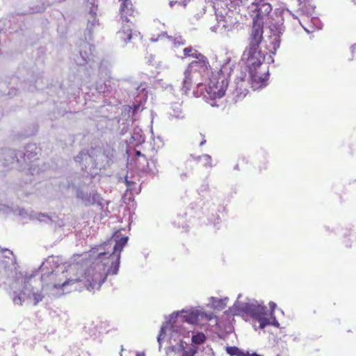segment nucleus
Returning <instances> with one entry per match:
<instances>
[{
	"instance_id": "1",
	"label": "nucleus",
	"mask_w": 356,
	"mask_h": 356,
	"mask_svg": "<svg viewBox=\"0 0 356 356\" xmlns=\"http://www.w3.org/2000/svg\"><path fill=\"white\" fill-rule=\"evenodd\" d=\"M195 60L191 62L184 71L183 88L189 90L193 81H202V78L209 73L210 65L208 58L202 54L195 53Z\"/></svg>"
},
{
	"instance_id": "2",
	"label": "nucleus",
	"mask_w": 356,
	"mask_h": 356,
	"mask_svg": "<svg viewBox=\"0 0 356 356\" xmlns=\"http://www.w3.org/2000/svg\"><path fill=\"white\" fill-rule=\"evenodd\" d=\"M128 240V236H121L120 231H117L108 241L106 245L108 244L111 245L114 243L113 252L110 254V257H112L113 259H115V261L112 263L111 267L108 269L107 274L116 275L118 273L120 266V253L123 250L124 247L127 245Z\"/></svg>"
},
{
	"instance_id": "3",
	"label": "nucleus",
	"mask_w": 356,
	"mask_h": 356,
	"mask_svg": "<svg viewBox=\"0 0 356 356\" xmlns=\"http://www.w3.org/2000/svg\"><path fill=\"white\" fill-rule=\"evenodd\" d=\"M241 310L249 314L253 319L259 323V327L263 329L268 325H275L272 322V313H268L267 307L260 305L244 303Z\"/></svg>"
},
{
	"instance_id": "4",
	"label": "nucleus",
	"mask_w": 356,
	"mask_h": 356,
	"mask_svg": "<svg viewBox=\"0 0 356 356\" xmlns=\"http://www.w3.org/2000/svg\"><path fill=\"white\" fill-rule=\"evenodd\" d=\"M227 86L228 82L223 75H215L210 79L207 91L212 98H221L225 95Z\"/></svg>"
},
{
	"instance_id": "5",
	"label": "nucleus",
	"mask_w": 356,
	"mask_h": 356,
	"mask_svg": "<svg viewBox=\"0 0 356 356\" xmlns=\"http://www.w3.org/2000/svg\"><path fill=\"white\" fill-rule=\"evenodd\" d=\"M106 280V274L95 268H87L85 273V286L89 291L99 289Z\"/></svg>"
},
{
	"instance_id": "6",
	"label": "nucleus",
	"mask_w": 356,
	"mask_h": 356,
	"mask_svg": "<svg viewBox=\"0 0 356 356\" xmlns=\"http://www.w3.org/2000/svg\"><path fill=\"white\" fill-rule=\"evenodd\" d=\"M120 1L119 15L122 24H134L139 16V12L132 3L131 0Z\"/></svg>"
},
{
	"instance_id": "7",
	"label": "nucleus",
	"mask_w": 356,
	"mask_h": 356,
	"mask_svg": "<svg viewBox=\"0 0 356 356\" xmlns=\"http://www.w3.org/2000/svg\"><path fill=\"white\" fill-rule=\"evenodd\" d=\"M251 10L253 13V22H264L268 18L272 11V6L267 1L255 0L251 5Z\"/></svg>"
},
{
	"instance_id": "8",
	"label": "nucleus",
	"mask_w": 356,
	"mask_h": 356,
	"mask_svg": "<svg viewBox=\"0 0 356 356\" xmlns=\"http://www.w3.org/2000/svg\"><path fill=\"white\" fill-rule=\"evenodd\" d=\"M242 59L245 62L249 70L261 67L264 58L259 49L247 47L243 53Z\"/></svg>"
},
{
	"instance_id": "9",
	"label": "nucleus",
	"mask_w": 356,
	"mask_h": 356,
	"mask_svg": "<svg viewBox=\"0 0 356 356\" xmlns=\"http://www.w3.org/2000/svg\"><path fill=\"white\" fill-rule=\"evenodd\" d=\"M264 23L253 22L250 35V43L248 48L259 49L263 40Z\"/></svg>"
},
{
	"instance_id": "10",
	"label": "nucleus",
	"mask_w": 356,
	"mask_h": 356,
	"mask_svg": "<svg viewBox=\"0 0 356 356\" xmlns=\"http://www.w3.org/2000/svg\"><path fill=\"white\" fill-rule=\"evenodd\" d=\"M249 74L254 87L259 88L264 85L268 79V70L263 67H254V70H249Z\"/></svg>"
},
{
	"instance_id": "11",
	"label": "nucleus",
	"mask_w": 356,
	"mask_h": 356,
	"mask_svg": "<svg viewBox=\"0 0 356 356\" xmlns=\"http://www.w3.org/2000/svg\"><path fill=\"white\" fill-rule=\"evenodd\" d=\"M124 24H123L122 29L116 33V40L122 44H127L132 38V30L130 29L129 26L125 27Z\"/></svg>"
},
{
	"instance_id": "12",
	"label": "nucleus",
	"mask_w": 356,
	"mask_h": 356,
	"mask_svg": "<svg viewBox=\"0 0 356 356\" xmlns=\"http://www.w3.org/2000/svg\"><path fill=\"white\" fill-rule=\"evenodd\" d=\"M184 314L181 316L183 321L187 322L191 324H197L199 319L198 313L196 312H183Z\"/></svg>"
},
{
	"instance_id": "13",
	"label": "nucleus",
	"mask_w": 356,
	"mask_h": 356,
	"mask_svg": "<svg viewBox=\"0 0 356 356\" xmlns=\"http://www.w3.org/2000/svg\"><path fill=\"white\" fill-rule=\"evenodd\" d=\"M82 280H81V278H74V279L70 278V279H67V280H65L63 283L54 284L53 287L55 289H63L66 286L82 282Z\"/></svg>"
},
{
	"instance_id": "14",
	"label": "nucleus",
	"mask_w": 356,
	"mask_h": 356,
	"mask_svg": "<svg viewBox=\"0 0 356 356\" xmlns=\"http://www.w3.org/2000/svg\"><path fill=\"white\" fill-rule=\"evenodd\" d=\"M205 340L206 336L203 332H197L192 337V342L197 345L202 344Z\"/></svg>"
},
{
	"instance_id": "15",
	"label": "nucleus",
	"mask_w": 356,
	"mask_h": 356,
	"mask_svg": "<svg viewBox=\"0 0 356 356\" xmlns=\"http://www.w3.org/2000/svg\"><path fill=\"white\" fill-rule=\"evenodd\" d=\"M184 57H193L195 58V53L200 54L197 50L194 49L192 47H186L183 50Z\"/></svg>"
},
{
	"instance_id": "16",
	"label": "nucleus",
	"mask_w": 356,
	"mask_h": 356,
	"mask_svg": "<svg viewBox=\"0 0 356 356\" xmlns=\"http://www.w3.org/2000/svg\"><path fill=\"white\" fill-rule=\"evenodd\" d=\"M171 7L174 6H181L185 7L190 0H169Z\"/></svg>"
},
{
	"instance_id": "17",
	"label": "nucleus",
	"mask_w": 356,
	"mask_h": 356,
	"mask_svg": "<svg viewBox=\"0 0 356 356\" xmlns=\"http://www.w3.org/2000/svg\"><path fill=\"white\" fill-rule=\"evenodd\" d=\"M200 161L203 160L204 161V166H211V157L209 154H204L198 158Z\"/></svg>"
},
{
	"instance_id": "18",
	"label": "nucleus",
	"mask_w": 356,
	"mask_h": 356,
	"mask_svg": "<svg viewBox=\"0 0 356 356\" xmlns=\"http://www.w3.org/2000/svg\"><path fill=\"white\" fill-rule=\"evenodd\" d=\"M32 297L33 298V305H36L38 302L42 301L43 296L40 292H33Z\"/></svg>"
},
{
	"instance_id": "19",
	"label": "nucleus",
	"mask_w": 356,
	"mask_h": 356,
	"mask_svg": "<svg viewBox=\"0 0 356 356\" xmlns=\"http://www.w3.org/2000/svg\"><path fill=\"white\" fill-rule=\"evenodd\" d=\"M239 349L236 346H228L226 348V352L231 356H236L239 352Z\"/></svg>"
},
{
	"instance_id": "20",
	"label": "nucleus",
	"mask_w": 356,
	"mask_h": 356,
	"mask_svg": "<svg viewBox=\"0 0 356 356\" xmlns=\"http://www.w3.org/2000/svg\"><path fill=\"white\" fill-rule=\"evenodd\" d=\"M269 307H270V311L268 312V313H272V319H271L272 322H273V323H275V325L278 324L277 321L275 319V317L274 316V311L276 307V304L273 302H270Z\"/></svg>"
},
{
	"instance_id": "21",
	"label": "nucleus",
	"mask_w": 356,
	"mask_h": 356,
	"mask_svg": "<svg viewBox=\"0 0 356 356\" xmlns=\"http://www.w3.org/2000/svg\"><path fill=\"white\" fill-rule=\"evenodd\" d=\"M34 278L33 275H31L29 276L26 275L24 277V285L25 288H27L28 285L30 284L32 282V280Z\"/></svg>"
},
{
	"instance_id": "22",
	"label": "nucleus",
	"mask_w": 356,
	"mask_h": 356,
	"mask_svg": "<svg viewBox=\"0 0 356 356\" xmlns=\"http://www.w3.org/2000/svg\"><path fill=\"white\" fill-rule=\"evenodd\" d=\"M174 44L175 46L184 45L186 44V40L179 36L174 40Z\"/></svg>"
},
{
	"instance_id": "23",
	"label": "nucleus",
	"mask_w": 356,
	"mask_h": 356,
	"mask_svg": "<svg viewBox=\"0 0 356 356\" xmlns=\"http://www.w3.org/2000/svg\"><path fill=\"white\" fill-rule=\"evenodd\" d=\"M13 302L15 305H22V299L21 298V296L19 294L16 295L13 298Z\"/></svg>"
},
{
	"instance_id": "24",
	"label": "nucleus",
	"mask_w": 356,
	"mask_h": 356,
	"mask_svg": "<svg viewBox=\"0 0 356 356\" xmlns=\"http://www.w3.org/2000/svg\"><path fill=\"white\" fill-rule=\"evenodd\" d=\"M136 156H140L143 157L146 163H147V159L145 154H143L140 151L136 150Z\"/></svg>"
},
{
	"instance_id": "25",
	"label": "nucleus",
	"mask_w": 356,
	"mask_h": 356,
	"mask_svg": "<svg viewBox=\"0 0 356 356\" xmlns=\"http://www.w3.org/2000/svg\"><path fill=\"white\" fill-rule=\"evenodd\" d=\"M195 352H189L187 350H185L181 356H194Z\"/></svg>"
},
{
	"instance_id": "26",
	"label": "nucleus",
	"mask_w": 356,
	"mask_h": 356,
	"mask_svg": "<svg viewBox=\"0 0 356 356\" xmlns=\"http://www.w3.org/2000/svg\"><path fill=\"white\" fill-rule=\"evenodd\" d=\"M236 356H249V353H245L244 352L239 350V352Z\"/></svg>"
},
{
	"instance_id": "27",
	"label": "nucleus",
	"mask_w": 356,
	"mask_h": 356,
	"mask_svg": "<svg viewBox=\"0 0 356 356\" xmlns=\"http://www.w3.org/2000/svg\"><path fill=\"white\" fill-rule=\"evenodd\" d=\"M207 140L206 139L204 138V136H202V140L200 142V146H202L203 145H204L206 143Z\"/></svg>"
},
{
	"instance_id": "28",
	"label": "nucleus",
	"mask_w": 356,
	"mask_h": 356,
	"mask_svg": "<svg viewBox=\"0 0 356 356\" xmlns=\"http://www.w3.org/2000/svg\"><path fill=\"white\" fill-rule=\"evenodd\" d=\"M92 196H93L94 199L95 197H99V195L97 194V193H96V192L93 193Z\"/></svg>"
},
{
	"instance_id": "29",
	"label": "nucleus",
	"mask_w": 356,
	"mask_h": 356,
	"mask_svg": "<svg viewBox=\"0 0 356 356\" xmlns=\"http://www.w3.org/2000/svg\"><path fill=\"white\" fill-rule=\"evenodd\" d=\"M249 356H261V355H259L257 353H252V354H249Z\"/></svg>"
},
{
	"instance_id": "30",
	"label": "nucleus",
	"mask_w": 356,
	"mask_h": 356,
	"mask_svg": "<svg viewBox=\"0 0 356 356\" xmlns=\"http://www.w3.org/2000/svg\"><path fill=\"white\" fill-rule=\"evenodd\" d=\"M139 108V105H136L134 106V112H135L138 108Z\"/></svg>"
},
{
	"instance_id": "31",
	"label": "nucleus",
	"mask_w": 356,
	"mask_h": 356,
	"mask_svg": "<svg viewBox=\"0 0 356 356\" xmlns=\"http://www.w3.org/2000/svg\"><path fill=\"white\" fill-rule=\"evenodd\" d=\"M105 254H106V253H105V252L99 253V257H100L101 256L105 255Z\"/></svg>"
},
{
	"instance_id": "32",
	"label": "nucleus",
	"mask_w": 356,
	"mask_h": 356,
	"mask_svg": "<svg viewBox=\"0 0 356 356\" xmlns=\"http://www.w3.org/2000/svg\"><path fill=\"white\" fill-rule=\"evenodd\" d=\"M240 161H241V163H245V159H242Z\"/></svg>"
},
{
	"instance_id": "33",
	"label": "nucleus",
	"mask_w": 356,
	"mask_h": 356,
	"mask_svg": "<svg viewBox=\"0 0 356 356\" xmlns=\"http://www.w3.org/2000/svg\"><path fill=\"white\" fill-rule=\"evenodd\" d=\"M83 59H84V60H85L86 62H87V61H88V59H89V58H83Z\"/></svg>"
},
{
	"instance_id": "34",
	"label": "nucleus",
	"mask_w": 356,
	"mask_h": 356,
	"mask_svg": "<svg viewBox=\"0 0 356 356\" xmlns=\"http://www.w3.org/2000/svg\"><path fill=\"white\" fill-rule=\"evenodd\" d=\"M235 168L238 169V164H237V165H236Z\"/></svg>"
}]
</instances>
